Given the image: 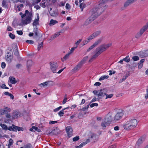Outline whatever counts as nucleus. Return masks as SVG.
I'll return each instance as SVG.
<instances>
[{"label":"nucleus","mask_w":148,"mask_h":148,"mask_svg":"<svg viewBox=\"0 0 148 148\" xmlns=\"http://www.w3.org/2000/svg\"><path fill=\"white\" fill-rule=\"evenodd\" d=\"M112 44L109 43L107 44H103L97 48L95 50V54L93 55L89 62H91L93 60L96 59L103 52L105 51L107 49L111 46Z\"/></svg>","instance_id":"f257e3e1"},{"label":"nucleus","mask_w":148,"mask_h":148,"mask_svg":"<svg viewBox=\"0 0 148 148\" xmlns=\"http://www.w3.org/2000/svg\"><path fill=\"white\" fill-rule=\"evenodd\" d=\"M107 7L105 4H103L99 2L98 6L93 9L92 14L96 18L105 10Z\"/></svg>","instance_id":"f03ea898"},{"label":"nucleus","mask_w":148,"mask_h":148,"mask_svg":"<svg viewBox=\"0 0 148 148\" xmlns=\"http://www.w3.org/2000/svg\"><path fill=\"white\" fill-rule=\"evenodd\" d=\"M138 122L135 119H132L127 121L123 125L124 129L129 130L135 128L137 126Z\"/></svg>","instance_id":"7ed1b4c3"},{"label":"nucleus","mask_w":148,"mask_h":148,"mask_svg":"<svg viewBox=\"0 0 148 148\" xmlns=\"http://www.w3.org/2000/svg\"><path fill=\"white\" fill-rule=\"evenodd\" d=\"M0 125L3 129L6 130H9L12 131L17 132V131H23L24 130V129L23 127L16 126L13 124L9 127H7V126L4 124L1 123Z\"/></svg>","instance_id":"20e7f679"},{"label":"nucleus","mask_w":148,"mask_h":148,"mask_svg":"<svg viewBox=\"0 0 148 148\" xmlns=\"http://www.w3.org/2000/svg\"><path fill=\"white\" fill-rule=\"evenodd\" d=\"M33 17L32 14L31 12H29V14L26 17V19L22 21L21 23L23 25H25L31 23Z\"/></svg>","instance_id":"39448f33"},{"label":"nucleus","mask_w":148,"mask_h":148,"mask_svg":"<svg viewBox=\"0 0 148 148\" xmlns=\"http://www.w3.org/2000/svg\"><path fill=\"white\" fill-rule=\"evenodd\" d=\"M108 90L106 88H103L99 90L98 97V99H101L106 96Z\"/></svg>","instance_id":"423d86ee"},{"label":"nucleus","mask_w":148,"mask_h":148,"mask_svg":"<svg viewBox=\"0 0 148 148\" xmlns=\"http://www.w3.org/2000/svg\"><path fill=\"white\" fill-rule=\"evenodd\" d=\"M60 133V130L57 127H56V129H54L52 130H51L50 128H49L46 131V133L47 134H49L51 135H52L53 133L56 134Z\"/></svg>","instance_id":"0eeeda50"},{"label":"nucleus","mask_w":148,"mask_h":148,"mask_svg":"<svg viewBox=\"0 0 148 148\" xmlns=\"http://www.w3.org/2000/svg\"><path fill=\"white\" fill-rule=\"evenodd\" d=\"M102 38H100L96 40L95 42L87 50V51L89 52L91 50L93 49L96 46L98 45V44H100L102 41Z\"/></svg>","instance_id":"6e6552de"},{"label":"nucleus","mask_w":148,"mask_h":148,"mask_svg":"<svg viewBox=\"0 0 148 148\" xmlns=\"http://www.w3.org/2000/svg\"><path fill=\"white\" fill-rule=\"evenodd\" d=\"M124 113L123 112H117L114 117L113 121H116L122 118Z\"/></svg>","instance_id":"1a4fd4ad"},{"label":"nucleus","mask_w":148,"mask_h":148,"mask_svg":"<svg viewBox=\"0 0 148 148\" xmlns=\"http://www.w3.org/2000/svg\"><path fill=\"white\" fill-rule=\"evenodd\" d=\"M96 18L92 14L85 21L84 23V25L86 26L87 25L91 23Z\"/></svg>","instance_id":"9d476101"},{"label":"nucleus","mask_w":148,"mask_h":148,"mask_svg":"<svg viewBox=\"0 0 148 148\" xmlns=\"http://www.w3.org/2000/svg\"><path fill=\"white\" fill-rule=\"evenodd\" d=\"M66 131L67 133L68 138H70L73 135V129L70 126H67L66 127Z\"/></svg>","instance_id":"9b49d317"},{"label":"nucleus","mask_w":148,"mask_h":148,"mask_svg":"<svg viewBox=\"0 0 148 148\" xmlns=\"http://www.w3.org/2000/svg\"><path fill=\"white\" fill-rule=\"evenodd\" d=\"M51 69L53 73L56 72V69L58 67L57 63L54 62H50Z\"/></svg>","instance_id":"f8f14e48"},{"label":"nucleus","mask_w":148,"mask_h":148,"mask_svg":"<svg viewBox=\"0 0 148 148\" xmlns=\"http://www.w3.org/2000/svg\"><path fill=\"white\" fill-rule=\"evenodd\" d=\"M112 117V114L111 113H109L108 114L106 115L105 119L110 123L113 120V119Z\"/></svg>","instance_id":"ddd939ff"},{"label":"nucleus","mask_w":148,"mask_h":148,"mask_svg":"<svg viewBox=\"0 0 148 148\" xmlns=\"http://www.w3.org/2000/svg\"><path fill=\"white\" fill-rule=\"evenodd\" d=\"M133 3L132 0H127L124 3L123 7L125 8Z\"/></svg>","instance_id":"4468645a"},{"label":"nucleus","mask_w":148,"mask_h":148,"mask_svg":"<svg viewBox=\"0 0 148 148\" xmlns=\"http://www.w3.org/2000/svg\"><path fill=\"white\" fill-rule=\"evenodd\" d=\"M101 31L100 30H99L96 31L93 33L90 36V37L92 38L93 39L94 38L97 37L101 33Z\"/></svg>","instance_id":"2eb2a0df"},{"label":"nucleus","mask_w":148,"mask_h":148,"mask_svg":"<svg viewBox=\"0 0 148 148\" xmlns=\"http://www.w3.org/2000/svg\"><path fill=\"white\" fill-rule=\"evenodd\" d=\"M110 124V123H109L107 120H106V119H104V120H103L101 123V126L103 127H105L106 126H108Z\"/></svg>","instance_id":"dca6fc26"},{"label":"nucleus","mask_w":148,"mask_h":148,"mask_svg":"<svg viewBox=\"0 0 148 148\" xmlns=\"http://www.w3.org/2000/svg\"><path fill=\"white\" fill-rule=\"evenodd\" d=\"M90 142H92V141H91L90 139H86V141L83 142L79 146H76L75 148H81L82 147L85 145L86 144Z\"/></svg>","instance_id":"f3484780"},{"label":"nucleus","mask_w":148,"mask_h":148,"mask_svg":"<svg viewBox=\"0 0 148 148\" xmlns=\"http://www.w3.org/2000/svg\"><path fill=\"white\" fill-rule=\"evenodd\" d=\"M37 18L35 19L34 20V22L33 23V26H36V28H37L36 25H38L39 24L38 21L39 19V14H37Z\"/></svg>","instance_id":"a211bd4d"},{"label":"nucleus","mask_w":148,"mask_h":148,"mask_svg":"<svg viewBox=\"0 0 148 148\" xmlns=\"http://www.w3.org/2000/svg\"><path fill=\"white\" fill-rule=\"evenodd\" d=\"M148 28V23L145 26H144L140 30L139 33L141 34H142Z\"/></svg>","instance_id":"6ab92c4d"},{"label":"nucleus","mask_w":148,"mask_h":148,"mask_svg":"<svg viewBox=\"0 0 148 148\" xmlns=\"http://www.w3.org/2000/svg\"><path fill=\"white\" fill-rule=\"evenodd\" d=\"M82 65V64L80 63L75 67L73 69V71H75L79 70L81 68Z\"/></svg>","instance_id":"aec40b11"},{"label":"nucleus","mask_w":148,"mask_h":148,"mask_svg":"<svg viewBox=\"0 0 148 148\" xmlns=\"http://www.w3.org/2000/svg\"><path fill=\"white\" fill-rule=\"evenodd\" d=\"M88 136L89 138H96L97 136V135L93 133L89 132L88 134Z\"/></svg>","instance_id":"412c9836"},{"label":"nucleus","mask_w":148,"mask_h":148,"mask_svg":"<svg viewBox=\"0 0 148 148\" xmlns=\"http://www.w3.org/2000/svg\"><path fill=\"white\" fill-rule=\"evenodd\" d=\"M3 110L4 114H7L11 111L10 108L8 107L4 108Z\"/></svg>","instance_id":"4be33fe9"},{"label":"nucleus","mask_w":148,"mask_h":148,"mask_svg":"<svg viewBox=\"0 0 148 148\" xmlns=\"http://www.w3.org/2000/svg\"><path fill=\"white\" fill-rule=\"evenodd\" d=\"M145 59H142L138 63V67L139 69H141L143 66V63L145 61Z\"/></svg>","instance_id":"5701e85b"},{"label":"nucleus","mask_w":148,"mask_h":148,"mask_svg":"<svg viewBox=\"0 0 148 148\" xmlns=\"http://www.w3.org/2000/svg\"><path fill=\"white\" fill-rule=\"evenodd\" d=\"M61 32L60 31L58 33H55L54 35H52L51 36V38L50 39V40H52L58 36L60 35V34Z\"/></svg>","instance_id":"b1692460"},{"label":"nucleus","mask_w":148,"mask_h":148,"mask_svg":"<svg viewBox=\"0 0 148 148\" xmlns=\"http://www.w3.org/2000/svg\"><path fill=\"white\" fill-rule=\"evenodd\" d=\"M50 13L51 16L53 17L57 16L58 14L57 10H55L53 11V12H50Z\"/></svg>","instance_id":"393cba45"},{"label":"nucleus","mask_w":148,"mask_h":148,"mask_svg":"<svg viewBox=\"0 0 148 148\" xmlns=\"http://www.w3.org/2000/svg\"><path fill=\"white\" fill-rule=\"evenodd\" d=\"M10 82L12 84H14L16 83L17 82L15 78L13 77H9Z\"/></svg>","instance_id":"a878e982"},{"label":"nucleus","mask_w":148,"mask_h":148,"mask_svg":"<svg viewBox=\"0 0 148 148\" xmlns=\"http://www.w3.org/2000/svg\"><path fill=\"white\" fill-rule=\"evenodd\" d=\"M92 39V38L90 37V36L88 38L86 39L85 40L83 44V45H85L86 44L88 43L90 40H91Z\"/></svg>","instance_id":"bb28decb"},{"label":"nucleus","mask_w":148,"mask_h":148,"mask_svg":"<svg viewBox=\"0 0 148 148\" xmlns=\"http://www.w3.org/2000/svg\"><path fill=\"white\" fill-rule=\"evenodd\" d=\"M19 113L17 112H13V118L16 119L18 117Z\"/></svg>","instance_id":"cd10ccee"},{"label":"nucleus","mask_w":148,"mask_h":148,"mask_svg":"<svg viewBox=\"0 0 148 148\" xmlns=\"http://www.w3.org/2000/svg\"><path fill=\"white\" fill-rule=\"evenodd\" d=\"M109 77L108 75H103L101 76L99 79V81H100L101 80H103L104 79H108Z\"/></svg>","instance_id":"c85d7f7f"},{"label":"nucleus","mask_w":148,"mask_h":148,"mask_svg":"<svg viewBox=\"0 0 148 148\" xmlns=\"http://www.w3.org/2000/svg\"><path fill=\"white\" fill-rule=\"evenodd\" d=\"M68 108H69V107H67L66 108H64L63 109V110H61L58 113V114L60 116H63V115L64 114V110H65Z\"/></svg>","instance_id":"c756f323"},{"label":"nucleus","mask_w":148,"mask_h":148,"mask_svg":"<svg viewBox=\"0 0 148 148\" xmlns=\"http://www.w3.org/2000/svg\"><path fill=\"white\" fill-rule=\"evenodd\" d=\"M33 64L32 61L31 60H29L27 61V66L28 68L31 66Z\"/></svg>","instance_id":"7c9ffc66"},{"label":"nucleus","mask_w":148,"mask_h":148,"mask_svg":"<svg viewBox=\"0 0 148 148\" xmlns=\"http://www.w3.org/2000/svg\"><path fill=\"white\" fill-rule=\"evenodd\" d=\"M143 139H138L136 143V145L139 146L143 142Z\"/></svg>","instance_id":"2f4dec72"},{"label":"nucleus","mask_w":148,"mask_h":148,"mask_svg":"<svg viewBox=\"0 0 148 148\" xmlns=\"http://www.w3.org/2000/svg\"><path fill=\"white\" fill-rule=\"evenodd\" d=\"M58 22L56 20H54L53 19H51L50 21V25H53L57 23Z\"/></svg>","instance_id":"473e14b6"},{"label":"nucleus","mask_w":148,"mask_h":148,"mask_svg":"<svg viewBox=\"0 0 148 148\" xmlns=\"http://www.w3.org/2000/svg\"><path fill=\"white\" fill-rule=\"evenodd\" d=\"M123 60L128 63L130 61V58L128 56H127L125 58L123 59Z\"/></svg>","instance_id":"72a5a7b5"},{"label":"nucleus","mask_w":148,"mask_h":148,"mask_svg":"<svg viewBox=\"0 0 148 148\" xmlns=\"http://www.w3.org/2000/svg\"><path fill=\"white\" fill-rule=\"evenodd\" d=\"M71 54H70V53H68L67 54H66L64 57H63V59L64 60H62V61L63 62L64 60H66L67 59H68V58L69 57L70 55Z\"/></svg>","instance_id":"f704fd0d"},{"label":"nucleus","mask_w":148,"mask_h":148,"mask_svg":"<svg viewBox=\"0 0 148 148\" xmlns=\"http://www.w3.org/2000/svg\"><path fill=\"white\" fill-rule=\"evenodd\" d=\"M14 54L17 56H18L19 55V52L18 51V48H17V46H16V49L15 50V51H14Z\"/></svg>","instance_id":"c9c22d12"},{"label":"nucleus","mask_w":148,"mask_h":148,"mask_svg":"<svg viewBox=\"0 0 148 148\" xmlns=\"http://www.w3.org/2000/svg\"><path fill=\"white\" fill-rule=\"evenodd\" d=\"M79 7L82 11L83 10L84 8L86 7V5L85 4L82 3L80 4Z\"/></svg>","instance_id":"e433bc0d"},{"label":"nucleus","mask_w":148,"mask_h":148,"mask_svg":"<svg viewBox=\"0 0 148 148\" xmlns=\"http://www.w3.org/2000/svg\"><path fill=\"white\" fill-rule=\"evenodd\" d=\"M112 0H100L99 2H100L101 3H102L103 4H105V3L108 1H112Z\"/></svg>","instance_id":"4c0bfd02"},{"label":"nucleus","mask_w":148,"mask_h":148,"mask_svg":"<svg viewBox=\"0 0 148 148\" xmlns=\"http://www.w3.org/2000/svg\"><path fill=\"white\" fill-rule=\"evenodd\" d=\"M32 146L30 144H28L23 147H21L20 148H32Z\"/></svg>","instance_id":"58836bf2"},{"label":"nucleus","mask_w":148,"mask_h":148,"mask_svg":"<svg viewBox=\"0 0 148 148\" xmlns=\"http://www.w3.org/2000/svg\"><path fill=\"white\" fill-rule=\"evenodd\" d=\"M50 82V81H47V82H44V83H41V84H39V86H47L48 84V83L49 82Z\"/></svg>","instance_id":"ea45409f"},{"label":"nucleus","mask_w":148,"mask_h":148,"mask_svg":"<svg viewBox=\"0 0 148 148\" xmlns=\"http://www.w3.org/2000/svg\"><path fill=\"white\" fill-rule=\"evenodd\" d=\"M88 59V57L87 56H86L83 59H82V60L81 61V62H80L81 63H82V64H83Z\"/></svg>","instance_id":"a19ab883"},{"label":"nucleus","mask_w":148,"mask_h":148,"mask_svg":"<svg viewBox=\"0 0 148 148\" xmlns=\"http://www.w3.org/2000/svg\"><path fill=\"white\" fill-rule=\"evenodd\" d=\"M113 94H111L110 95H108L106 94V99H107L108 98H111L113 96Z\"/></svg>","instance_id":"79ce46f5"},{"label":"nucleus","mask_w":148,"mask_h":148,"mask_svg":"<svg viewBox=\"0 0 148 148\" xmlns=\"http://www.w3.org/2000/svg\"><path fill=\"white\" fill-rule=\"evenodd\" d=\"M2 4L3 7L5 8L7 7V5L6 4V2L5 0H3V1Z\"/></svg>","instance_id":"37998d69"},{"label":"nucleus","mask_w":148,"mask_h":148,"mask_svg":"<svg viewBox=\"0 0 148 148\" xmlns=\"http://www.w3.org/2000/svg\"><path fill=\"white\" fill-rule=\"evenodd\" d=\"M43 41H42L40 44H39L38 47V49L39 50L41 48L43 47Z\"/></svg>","instance_id":"c03bdc74"},{"label":"nucleus","mask_w":148,"mask_h":148,"mask_svg":"<svg viewBox=\"0 0 148 148\" xmlns=\"http://www.w3.org/2000/svg\"><path fill=\"white\" fill-rule=\"evenodd\" d=\"M132 59L134 61H136L139 59V57L137 56H135L132 57Z\"/></svg>","instance_id":"a18cd8bd"},{"label":"nucleus","mask_w":148,"mask_h":148,"mask_svg":"<svg viewBox=\"0 0 148 148\" xmlns=\"http://www.w3.org/2000/svg\"><path fill=\"white\" fill-rule=\"evenodd\" d=\"M6 60L9 63L11 62L12 60V57L10 56L9 57L6 58Z\"/></svg>","instance_id":"49530a36"},{"label":"nucleus","mask_w":148,"mask_h":148,"mask_svg":"<svg viewBox=\"0 0 148 148\" xmlns=\"http://www.w3.org/2000/svg\"><path fill=\"white\" fill-rule=\"evenodd\" d=\"M13 1L14 3H17L18 2H24V0H11Z\"/></svg>","instance_id":"de8ad7c7"},{"label":"nucleus","mask_w":148,"mask_h":148,"mask_svg":"<svg viewBox=\"0 0 148 148\" xmlns=\"http://www.w3.org/2000/svg\"><path fill=\"white\" fill-rule=\"evenodd\" d=\"M90 106V104L86 106L85 107H84L82 109V110L83 111H84L86 110H88L89 106Z\"/></svg>","instance_id":"09e8293b"},{"label":"nucleus","mask_w":148,"mask_h":148,"mask_svg":"<svg viewBox=\"0 0 148 148\" xmlns=\"http://www.w3.org/2000/svg\"><path fill=\"white\" fill-rule=\"evenodd\" d=\"M82 40L81 39H79L78 41H77L75 44V45L76 46V47L77 48V46L79 45V44L81 42Z\"/></svg>","instance_id":"8fccbe9b"},{"label":"nucleus","mask_w":148,"mask_h":148,"mask_svg":"<svg viewBox=\"0 0 148 148\" xmlns=\"http://www.w3.org/2000/svg\"><path fill=\"white\" fill-rule=\"evenodd\" d=\"M34 32L35 34V36H38V34L37 32V28H36L34 29Z\"/></svg>","instance_id":"3c124183"},{"label":"nucleus","mask_w":148,"mask_h":148,"mask_svg":"<svg viewBox=\"0 0 148 148\" xmlns=\"http://www.w3.org/2000/svg\"><path fill=\"white\" fill-rule=\"evenodd\" d=\"M10 37L12 39H14L15 38V35L13 34H12L10 33L9 34V35Z\"/></svg>","instance_id":"603ef678"},{"label":"nucleus","mask_w":148,"mask_h":148,"mask_svg":"<svg viewBox=\"0 0 148 148\" xmlns=\"http://www.w3.org/2000/svg\"><path fill=\"white\" fill-rule=\"evenodd\" d=\"M26 42L29 44H33L34 42L31 40H27L26 41Z\"/></svg>","instance_id":"864d4df0"},{"label":"nucleus","mask_w":148,"mask_h":148,"mask_svg":"<svg viewBox=\"0 0 148 148\" xmlns=\"http://www.w3.org/2000/svg\"><path fill=\"white\" fill-rule=\"evenodd\" d=\"M98 106V104L96 103H92L90 105L91 108H92L94 106Z\"/></svg>","instance_id":"5fc2aeb1"},{"label":"nucleus","mask_w":148,"mask_h":148,"mask_svg":"<svg viewBox=\"0 0 148 148\" xmlns=\"http://www.w3.org/2000/svg\"><path fill=\"white\" fill-rule=\"evenodd\" d=\"M13 143V141L12 139H10L9 141V144H8L9 146L12 145Z\"/></svg>","instance_id":"6e6d98bb"},{"label":"nucleus","mask_w":148,"mask_h":148,"mask_svg":"<svg viewBox=\"0 0 148 148\" xmlns=\"http://www.w3.org/2000/svg\"><path fill=\"white\" fill-rule=\"evenodd\" d=\"M144 53L143 56L145 57H147L148 56V50H147L145 51L144 53Z\"/></svg>","instance_id":"4d7b16f0"},{"label":"nucleus","mask_w":148,"mask_h":148,"mask_svg":"<svg viewBox=\"0 0 148 148\" xmlns=\"http://www.w3.org/2000/svg\"><path fill=\"white\" fill-rule=\"evenodd\" d=\"M77 47H76L72 48L70 50V52H69V53H70V54H71L74 51L75 49Z\"/></svg>","instance_id":"13d9d810"},{"label":"nucleus","mask_w":148,"mask_h":148,"mask_svg":"<svg viewBox=\"0 0 148 148\" xmlns=\"http://www.w3.org/2000/svg\"><path fill=\"white\" fill-rule=\"evenodd\" d=\"M66 95H65V97L64 98V99L62 101V104H64L66 103V101L67 98L66 97Z\"/></svg>","instance_id":"bf43d9fd"},{"label":"nucleus","mask_w":148,"mask_h":148,"mask_svg":"<svg viewBox=\"0 0 148 148\" xmlns=\"http://www.w3.org/2000/svg\"><path fill=\"white\" fill-rule=\"evenodd\" d=\"M1 87L2 88H5V89H9L4 84H2L1 86Z\"/></svg>","instance_id":"052dcab7"},{"label":"nucleus","mask_w":148,"mask_h":148,"mask_svg":"<svg viewBox=\"0 0 148 148\" xmlns=\"http://www.w3.org/2000/svg\"><path fill=\"white\" fill-rule=\"evenodd\" d=\"M34 130H34V132L35 131H37L38 132H40V130L38 129V127H35L34 126Z\"/></svg>","instance_id":"680f3d73"},{"label":"nucleus","mask_w":148,"mask_h":148,"mask_svg":"<svg viewBox=\"0 0 148 148\" xmlns=\"http://www.w3.org/2000/svg\"><path fill=\"white\" fill-rule=\"evenodd\" d=\"M6 66V64L4 62H2L1 64V67L2 69H4Z\"/></svg>","instance_id":"e2e57ef3"},{"label":"nucleus","mask_w":148,"mask_h":148,"mask_svg":"<svg viewBox=\"0 0 148 148\" xmlns=\"http://www.w3.org/2000/svg\"><path fill=\"white\" fill-rule=\"evenodd\" d=\"M16 32L17 34L20 35H22L23 34V32L21 30H17L16 31Z\"/></svg>","instance_id":"0e129e2a"},{"label":"nucleus","mask_w":148,"mask_h":148,"mask_svg":"<svg viewBox=\"0 0 148 148\" xmlns=\"http://www.w3.org/2000/svg\"><path fill=\"white\" fill-rule=\"evenodd\" d=\"M62 108V106H60L59 107H58V108L55 109L53 111L55 112H57V111H58V110H59L60 109H61Z\"/></svg>","instance_id":"69168bd1"},{"label":"nucleus","mask_w":148,"mask_h":148,"mask_svg":"<svg viewBox=\"0 0 148 148\" xmlns=\"http://www.w3.org/2000/svg\"><path fill=\"white\" fill-rule=\"evenodd\" d=\"M57 122H58L57 121H51L49 122V124H54L56 123H57Z\"/></svg>","instance_id":"338daca9"},{"label":"nucleus","mask_w":148,"mask_h":148,"mask_svg":"<svg viewBox=\"0 0 148 148\" xmlns=\"http://www.w3.org/2000/svg\"><path fill=\"white\" fill-rule=\"evenodd\" d=\"M109 72L110 73L109 75H111L112 74H114L115 73V71H112L110 70L109 71Z\"/></svg>","instance_id":"774afa93"}]
</instances>
